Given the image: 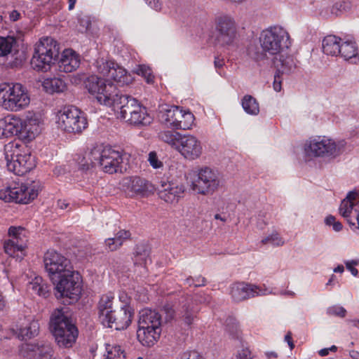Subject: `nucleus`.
Returning a JSON list of instances; mask_svg holds the SVG:
<instances>
[{
  "label": "nucleus",
  "mask_w": 359,
  "mask_h": 359,
  "mask_svg": "<svg viewBox=\"0 0 359 359\" xmlns=\"http://www.w3.org/2000/svg\"><path fill=\"white\" fill-rule=\"evenodd\" d=\"M344 264L347 270H348L353 276H358V271L354 266L359 264V259L346 260L344 261Z\"/></svg>",
  "instance_id": "obj_56"
},
{
  "label": "nucleus",
  "mask_w": 359,
  "mask_h": 359,
  "mask_svg": "<svg viewBox=\"0 0 359 359\" xmlns=\"http://www.w3.org/2000/svg\"><path fill=\"white\" fill-rule=\"evenodd\" d=\"M216 41L222 46L233 44L237 36L235 20L227 15L218 16L215 19Z\"/></svg>",
  "instance_id": "obj_14"
},
{
  "label": "nucleus",
  "mask_w": 359,
  "mask_h": 359,
  "mask_svg": "<svg viewBox=\"0 0 359 359\" xmlns=\"http://www.w3.org/2000/svg\"><path fill=\"white\" fill-rule=\"evenodd\" d=\"M85 88L95 95L97 102L105 106L111 107L112 99L118 92L116 86L108 79L91 75L84 81Z\"/></svg>",
  "instance_id": "obj_10"
},
{
  "label": "nucleus",
  "mask_w": 359,
  "mask_h": 359,
  "mask_svg": "<svg viewBox=\"0 0 359 359\" xmlns=\"http://www.w3.org/2000/svg\"><path fill=\"white\" fill-rule=\"evenodd\" d=\"M118 299L121 303L120 307L128 308L129 310H134L130 306L132 299L126 291L119 292Z\"/></svg>",
  "instance_id": "obj_54"
},
{
  "label": "nucleus",
  "mask_w": 359,
  "mask_h": 359,
  "mask_svg": "<svg viewBox=\"0 0 359 359\" xmlns=\"http://www.w3.org/2000/svg\"><path fill=\"white\" fill-rule=\"evenodd\" d=\"M327 314L344 318L346 314V310L342 306L334 305L327 309Z\"/></svg>",
  "instance_id": "obj_53"
},
{
  "label": "nucleus",
  "mask_w": 359,
  "mask_h": 359,
  "mask_svg": "<svg viewBox=\"0 0 359 359\" xmlns=\"http://www.w3.org/2000/svg\"><path fill=\"white\" fill-rule=\"evenodd\" d=\"M263 244H271L273 246H280L284 244V241L278 233H273L262 240Z\"/></svg>",
  "instance_id": "obj_48"
},
{
  "label": "nucleus",
  "mask_w": 359,
  "mask_h": 359,
  "mask_svg": "<svg viewBox=\"0 0 359 359\" xmlns=\"http://www.w3.org/2000/svg\"><path fill=\"white\" fill-rule=\"evenodd\" d=\"M133 79L130 73L117 65H115L114 69L111 70V74L108 79L109 81H114L122 86L131 83Z\"/></svg>",
  "instance_id": "obj_32"
},
{
  "label": "nucleus",
  "mask_w": 359,
  "mask_h": 359,
  "mask_svg": "<svg viewBox=\"0 0 359 359\" xmlns=\"http://www.w3.org/2000/svg\"><path fill=\"white\" fill-rule=\"evenodd\" d=\"M341 39L335 35L326 36L322 42L323 51L331 56H338L340 53Z\"/></svg>",
  "instance_id": "obj_30"
},
{
  "label": "nucleus",
  "mask_w": 359,
  "mask_h": 359,
  "mask_svg": "<svg viewBox=\"0 0 359 359\" xmlns=\"http://www.w3.org/2000/svg\"><path fill=\"white\" fill-rule=\"evenodd\" d=\"M43 87L46 93H61L66 88L65 83L59 78H47L43 82Z\"/></svg>",
  "instance_id": "obj_35"
},
{
  "label": "nucleus",
  "mask_w": 359,
  "mask_h": 359,
  "mask_svg": "<svg viewBox=\"0 0 359 359\" xmlns=\"http://www.w3.org/2000/svg\"><path fill=\"white\" fill-rule=\"evenodd\" d=\"M339 55L351 64L359 63L358 48L355 41H341Z\"/></svg>",
  "instance_id": "obj_29"
},
{
  "label": "nucleus",
  "mask_w": 359,
  "mask_h": 359,
  "mask_svg": "<svg viewBox=\"0 0 359 359\" xmlns=\"http://www.w3.org/2000/svg\"><path fill=\"white\" fill-rule=\"evenodd\" d=\"M182 135L175 131L164 130L158 134L160 140L176 149Z\"/></svg>",
  "instance_id": "obj_41"
},
{
  "label": "nucleus",
  "mask_w": 359,
  "mask_h": 359,
  "mask_svg": "<svg viewBox=\"0 0 359 359\" xmlns=\"http://www.w3.org/2000/svg\"><path fill=\"white\" fill-rule=\"evenodd\" d=\"M181 117V108L174 105L161 106L158 114L159 121L167 127L172 129H174V125H175V122L177 121L176 118Z\"/></svg>",
  "instance_id": "obj_27"
},
{
  "label": "nucleus",
  "mask_w": 359,
  "mask_h": 359,
  "mask_svg": "<svg viewBox=\"0 0 359 359\" xmlns=\"http://www.w3.org/2000/svg\"><path fill=\"white\" fill-rule=\"evenodd\" d=\"M241 104L243 110L250 115L256 116L259 112V103L252 95H245L241 100Z\"/></svg>",
  "instance_id": "obj_37"
},
{
  "label": "nucleus",
  "mask_w": 359,
  "mask_h": 359,
  "mask_svg": "<svg viewBox=\"0 0 359 359\" xmlns=\"http://www.w3.org/2000/svg\"><path fill=\"white\" fill-rule=\"evenodd\" d=\"M226 330L229 333L232 338L242 341L241 332L238 328V323L236 319L232 317H229L226 320Z\"/></svg>",
  "instance_id": "obj_43"
},
{
  "label": "nucleus",
  "mask_w": 359,
  "mask_h": 359,
  "mask_svg": "<svg viewBox=\"0 0 359 359\" xmlns=\"http://www.w3.org/2000/svg\"><path fill=\"white\" fill-rule=\"evenodd\" d=\"M57 62L60 72L69 73L75 71L79 67L80 57L72 49H65Z\"/></svg>",
  "instance_id": "obj_24"
},
{
  "label": "nucleus",
  "mask_w": 359,
  "mask_h": 359,
  "mask_svg": "<svg viewBox=\"0 0 359 359\" xmlns=\"http://www.w3.org/2000/svg\"><path fill=\"white\" fill-rule=\"evenodd\" d=\"M115 65L114 62L107 61L104 58H99L94 63L96 71L102 76L106 77L105 79H109L111 70L114 69Z\"/></svg>",
  "instance_id": "obj_40"
},
{
  "label": "nucleus",
  "mask_w": 359,
  "mask_h": 359,
  "mask_svg": "<svg viewBox=\"0 0 359 359\" xmlns=\"http://www.w3.org/2000/svg\"><path fill=\"white\" fill-rule=\"evenodd\" d=\"M325 223L326 225L332 226L334 231L339 232L343 229V225L339 221H337L334 216L330 215L325 219Z\"/></svg>",
  "instance_id": "obj_52"
},
{
  "label": "nucleus",
  "mask_w": 359,
  "mask_h": 359,
  "mask_svg": "<svg viewBox=\"0 0 359 359\" xmlns=\"http://www.w3.org/2000/svg\"><path fill=\"white\" fill-rule=\"evenodd\" d=\"M58 126L61 130L68 133H81L88 126L83 112L77 107L69 105L60 111Z\"/></svg>",
  "instance_id": "obj_11"
},
{
  "label": "nucleus",
  "mask_w": 359,
  "mask_h": 359,
  "mask_svg": "<svg viewBox=\"0 0 359 359\" xmlns=\"http://www.w3.org/2000/svg\"><path fill=\"white\" fill-rule=\"evenodd\" d=\"M181 118H176L177 121L174 125L175 130H188L190 129L194 123V116L189 111H184L181 108Z\"/></svg>",
  "instance_id": "obj_36"
},
{
  "label": "nucleus",
  "mask_w": 359,
  "mask_h": 359,
  "mask_svg": "<svg viewBox=\"0 0 359 359\" xmlns=\"http://www.w3.org/2000/svg\"><path fill=\"white\" fill-rule=\"evenodd\" d=\"M339 213L347 222L350 228L354 231L353 226L359 220V210L355 207H351V208H345L344 209L339 208Z\"/></svg>",
  "instance_id": "obj_39"
},
{
  "label": "nucleus",
  "mask_w": 359,
  "mask_h": 359,
  "mask_svg": "<svg viewBox=\"0 0 359 359\" xmlns=\"http://www.w3.org/2000/svg\"><path fill=\"white\" fill-rule=\"evenodd\" d=\"M285 341H287V343L288 344L289 346H290V348L292 350L294 348V344L292 341V335H291V333L290 332H288L285 336Z\"/></svg>",
  "instance_id": "obj_64"
},
{
  "label": "nucleus",
  "mask_w": 359,
  "mask_h": 359,
  "mask_svg": "<svg viewBox=\"0 0 359 359\" xmlns=\"http://www.w3.org/2000/svg\"><path fill=\"white\" fill-rule=\"evenodd\" d=\"M179 316L184 323L190 327L196 318L197 308L192 298L189 295L182 296L179 301Z\"/></svg>",
  "instance_id": "obj_23"
},
{
  "label": "nucleus",
  "mask_w": 359,
  "mask_h": 359,
  "mask_svg": "<svg viewBox=\"0 0 359 359\" xmlns=\"http://www.w3.org/2000/svg\"><path fill=\"white\" fill-rule=\"evenodd\" d=\"M38 189L34 185L15 184L0 190V199L5 202L27 204L37 197Z\"/></svg>",
  "instance_id": "obj_13"
},
{
  "label": "nucleus",
  "mask_w": 359,
  "mask_h": 359,
  "mask_svg": "<svg viewBox=\"0 0 359 359\" xmlns=\"http://www.w3.org/2000/svg\"><path fill=\"white\" fill-rule=\"evenodd\" d=\"M20 17L21 14L17 10L12 11L9 15L10 20L13 22L18 20Z\"/></svg>",
  "instance_id": "obj_63"
},
{
  "label": "nucleus",
  "mask_w": 359,
  "mask_h": 359,
  "mask_svg": "<svg viewBox=\"0 0 359 359\" xmlns=\"http://www.w3.org/2000/svg\"><path fill=\"white\" fill-rule=\"evenodd\" d=\"M91 25V20L89 16L81 15L78 17V30L81 33L86 32Z\"/></svg>",
  "instance_id": "obj_50"
},
{
  "label": "nucleus",
  "mask_w": 359,
  "mask_h": 359,
  "mask_svg": "<svg viewBox=\"0 0 359 359\" xmlns=\"http://www.w3.org/2000/svg\"><path fill=\"white\" fill-rule=\"evenodd\" d=\"M180 359H205V358L196 351H187L181 355Z\"/></svg>",
  "instance_id": "obj_57"
},
{
  "label": "nucleus",
  "mask_w": 359,
  "mask_h": 359,
  "mask_svg": "<svg viewBox=\"0 0 359 359\" xmlns=\"http://www.w3.org/2000/svg\"><path fill=\"white\" fill-rule=\"evenodd\" d=\"M150 248L144 243H139L136 245L134 252V264L135 265H140L145 267L147 264L151 262Z\"/></svg>",
  "instance_id": "obj_33"
},
{
  "label": "nucleus",
  "mask_w": 359,
  "mask_h": 359,
  "mask_svg": "<svg viewBox=\"0 0 359 359\" xmlns=\"http://www.w3.org/2000/svg\"><path fill=\"white\" fill-rule=\"evenodd\" d=\"M111 101V107L119 110L120 118L123 120L142 105L136 98L130 95L119 94L118 91Z\"/></svg>",
  "instance_id": "obj_20"
},
{
  "label": "nucleus",
  "mask_w": 359,
  "mask_h": 359,
  "mask_svg": "<svg viewBox=\"0 0 359 359\" xmlns=\"http://www.w3.org/2000/svg\"><path fill=\"white\" fill-rule=\"evenodd\" d=\"M76 161H78L79 169L82 171H87L90 170V168L97 165V163H93L92 160L90 158V153L88 154V157L79 156Z\"/></svg>",
  "instance_id": "obj_47"
},
{
  "label": "nucleus",
  "mask_w": 359,
  "mask_h": 359,
  "mask_svg": "<svg viewBox=\"0 0 359 359\" xmlns=\"http://www.w3.org/2000/svg\"><path fill=\"white\" fill-rule=\"evenodd\" d=\"M106 359H126L124 351L118 345L106 344Z\"/></svg>",
  "instance_id": "obj_42"
},
{
  "label": "nucleus",
  "mask_w": 359,
  "mask_h": 359,
  "mask_svg": "<svg viewBox=\"0 0 359 359\" xmlns=\"http://www.w3.org/2000/svg\"><path fill=\"white\" fill-rule=\"evenodd\" d=\"M123 187H126L125 191L130 197L145 196L154 190L153 185L149 181L137 176L126 179Z\"/></svg>",
  "instance_id": "obj_22"
},
{
  "label": "nucleus",
  "mask_w": 359,
  "mask_h": 359,
  "mask_svg": "<svg viewBox=\"0 0 359 359\" xmlns=\"http://www.w3.org/2000/svg\"><path fill=\"white\" fill-rule=\"evenodd\" d=\"M344 141L337 144L326 137L318 136L310 138L304 144V153L309 157H336L343 152Z\"/></svg>",
  "instance_id": "obj_9"
},
{
  "label": "nucleus",
  "mask_w": 359,
  "mask_h": 359,
  "mask_svg": "<svg viewBox=\"0 0 359 359\" xmlns=\"http://www.w3.org/2000/svg\"><path fill=\"white\" fill-rule=\"evenodd\" d=\"M269 294H271V291L264 286L245 282L235 283L230 286V295L235 302H241L250 298Z\"/></svg>",
  "instance_id": "obj_17"
},
{
  "label": "nucleus",
  "mask_w": 359,
  "mask_h": 359,
  "mask_svg": "<svg viewBox=\"0 0 359 359\" xmlns=\"http://www.w3.org/2000/svg\"><path fill=\"white\" fill-rule=\"evenodd\" d=\"M30 98L22 84L4 83L0 86V104L6 109L18 111L29 105Z\"/></svg>",
  "instance_id": "obj_7"
},
{
  "label": "nucleus",
  "mask_w": 359,
  "mask_h": 359,
  "mask_svg": "<svg viewBox=\"0 0 359 359\" xmlns=\"http://www.w3.org/2000/svg\"><path fill=\"white\" fill-rule=\"evenodd\" d=\"M273 89L276 92H280L281 90L280 74H278L277 72H276V74L274 75Z\"/></svg>",
  "instance_id": "obj_61"
},
{
  "label": "nucleus",
  "mask_w": 359,
  "mask_h": 359,
  "mask_svg": "<svg viewBox=\"0 0 359 359\" xmlns=\"http://www.w3.org/2000/svg\"><path fill=\"white\" fill-rule=\"evenodd\" d=\"M114 297L105 294L100 298L98 305V314L102 323L108 327L116 330H123L129 327L134 317V310L119 307H113Z\"/></svg>",
  "instance_id": "obj_3"
},
{
  "label": "nucleus",
  "mask_w": 359,
  "mask_h": 359,
  "mask_svg": "<svg viewBox=\"0 0 359 359\" xmlns=\"http://www.w3.org/2000/svg\"><path fill=\"white\" fill-rule=\"evenodd\" d=\"M24 145L17 142H11L4 146L5 159L10 171L21 176L29 172L34 166V158L30 154H22Z\"/></svg>",
  "instance_id": "obj_6"
},
{
  "label": "nucleus",
  "mask_w": 359,
  "mask_h": 359,
  "mask_svg": "<svg viewBox=\"0 0 359 359\" xmlns=\"http://www.w3.org/2000/svg\"><path fill=\"white\" fill-rule=\"evenodd\" d=\"M351 8L352 4L349 0H340L332 6L331 13L337 16L350 11Z\"/></svg>",
  "instance_id": "obj_44"
},
{
  "label": "nucleus",
  "mask_w": 359,
  "mask_h": 359,
  "mask_svg": "<svg viewBox=\"0 0 359 359\" xmlns=\"http://www.w3.org/2000/svg\"><path fill=\"white\" fill-rule=\"evenodd\" d=\"M44 268L55 285L57 297H67L76 301L81 293L80 274L73 270L69 259L53 250H48L43 257Z\"/></svg>",
  "instance_id": "obj_1"
},
{
  "label": "nucleus",
  "mask_w": 359,
  "mask_h": 359,
  "mask_svg": "<svg viewBox=\"0 0 359 359\" xmlns=\"http://www.w3.org/2000/svg\"><path fill=\"white\" fill-rule=\"evenodd\" d=\"M32 120L22 121L13 116L0 120V138H7L13 135L19 138L31 140L39 133L38 126H32Z\"/></svg>",
  "instance_id": "obj_8"
},
{
  "label": "nucleus",
  "mask_w": 359,
  "mask_h": 359,
  "mask_svg": "<svg viewBox=\"0 0 359 359\" xmlns=\"http://www.w3.org/2000/svg\"><path fill=\"white\" fill-rule=\"evenodd\" d=\"M148 161L151 166L154 169L163 167V163L158 159L156 151H150L149 154Z\"/></svg>",
  "instance_id": "obj_55"
},
{
  "label": "nucleus",
  "mask_w": 359,
  "mask_h": 359,
  "mask_svg": "<svg viewBox=\"0 0 359 359\" xmlns=\"http://www.w3.org/2000/svg\"><path fill=\"white\" fill-rule=\"evenodd\" d=\"M218 173L214 170L205 167L198 174V178L192 182V189L198 194L208 195L212 194L219 187Z\"/></svg>",
  "instance_id": "obj_16"
},
{
  "label": "nucleus",
  "mask_w": 359,
  "mask_h": 359,
  "mask_svg": "<svg viewBox=\"0 0 359 359\" xmlns=\"http://www.w3.org/2000/svg\"><path fill=\"white\" fill-rule=\"evenodd\" d=\"M241 344V349L238 350L236 353L233 355V359H253L251 351L248 347H245L242 341H239Z\"/></svg>",
  "instance_id": "obj_51"
},
{
  "label": "nucleus",
  "mask_w": 359,
  "mask_h": 359,
  "mask_svg": "<svg viewBox=\"0 0 359 359\" xmlns=\"http://www.w3.org/2000/svg\"><path fill=\"white\" fill-rule=\"evenodd\" d=\"M131 233L129 231L121 229L118 231L114 238L105 240L106 248L109 251L116 250L120 248L123 241L130 238Z\"/></svg>",
  "instance_id": "obj_34"
},
{
  "label": "nucleus",
  "mask_w": 359,
  "mask_h": 359,
  "mask_svg": "<svg viewBox=\"0 0 359 359\" xmlns=\"http://www.w3.org/2000/svg\"><path fill=\"white\" fill-rule=\"evenodd\" d=\"M29 290L39 296L46 297L50 292V286L43 283L41 277H36L29 283Z\"/></svg>",
  "instance_id": "obj_38"
},
{
  "label": "nucleus",
  "mask_w": 359,
  "mask_h": 359,
  "mask_svg": "<svg viewBox=\"0 0 359 359\" xmlns=\"http://www.w3.org/2000/svg\"><path fill=\"white\" fill-rule=\"evenodd\" d=\"M194 286L195 287H201L205 285L206 283V279L204 277H202L201 276H199L194 278Z\"/></svg>",
  "instance_id": "obj_62"
},
{
  "label": "nucleus",
  "mask_w": 359,
  "mask_h": 359,
  "mask_svg": "<svg viewBox=\"0 0 359 359\" xmlns=\"http://www.w3.org/2000/svg\"><path fill=\"white\" fill-rule=\"evenodd\" d=\"M214 65H215L217 72L219 75L222 76L223 74L221 72V69L224 65V60L222 58H219V57H215V61H214Z\"/></svg>",
  "instance_id": "obj_59"
},
{
  "label": "nucleus",
  "mask_w": 359,
  "mask_h": 359,
  "mask_svg": "<svg viewBox=\"0 0 359 359\" xmlns=\"http://www.w3.org/2000/svg\"><path fill=\"white\" fill-rule=\"evenodd\" d=\"M60 56V44L51 37H43L36 43L31 65L34 70L46 72L56 64Z\"/></svg>",
  "instance_id": "obj_5"
},
{
  "label": "nucleus",
  "mask_w": 359,
  "mask_h": 359,
  "mask_svg": "<svg viewBox=\"0 0 359 359\" xmlns=\"http://www.w3.org/2000/svg\"><path fill=\"white\" fill-rule=\"evenodd\" d=\"M289 39V34L283 27H270L260 34V47L256 44H250L247 50L248 55L259 65H264L269 61L268 55L277 56L290 47Z\"/></svg>",
  "instance_id": "obj_2"
},
{
  "label": "nucleus",
  "mask_w": 359,
  "mask_h": 359,
  "mask_svg": "<svg viewBox=\"0 0 359 359\" xmlns=\"http://www.w3.org/2000/svg\"><path fill=\"white\" fill-rule=\"evenodd\" d=\"M176 149L188 160H195L202 154L200 140L191 135H182Z\"/></svg>",
  "instance_id": "obj_19"
},
{
  "label": "nucleus",
  "mask_w": 359,
  "mask_h": 359,
  "mask_svg": "<svg viewBox=\"0 0 359 359\" xmlns=\"http://www.w3.org/2000/svg\"><path fill=\"white\" fill-rule=\"evenodd\" d=\"M90 158L93 163L102 167L105 172H117L123 161L122 156L118 151L110 147H96L90 151Z\"/></svg>",
  "instance_id": "obj_12"
},
{
  "label": "nucleus",
  "mask_w": 359,
  "mask_h": 359,
  "mask_svg": "<svg viewBox=\"0 0 359 359\" xmlns=\"http://www.w3.org/2000/svg\"><path fill=\"white\" fill-rule=\"evenodd\" d=\"M146 4L154 10L158 11L161 9L162 4L158 0H144Z\"/></svg>",
  "instance_id": "obj_60"
},
{
  "label": "nucleus",
  "mask_w": 359,
  "mask_h": 359,
  "mask_svg": "<svg viewBox=\"0 0 359 359\" xmlns=\"http://www.w3.org/2000/svg\"><path fill=\"white\" fill-rule=\"evenodd\" d=\"M126 122L134 126H147L151 123L152 118L147 113V109L142 105L130 115L126 120Z\"/></svg>",
  "instance_id": "obj_31"
},
{
  "label": "nucleus",
  "mask_w": 359,
  "mask_h": 359,
  "mask_svg": "<svg viewBox=\"0 0 359 359\" xmlns=\"http://www.w3.org/2000/svg\"><path fill=\"white\" fill-rule=\"evenodd\" d=\"M157 189L159 198L170 203H177L185 191L182 184L165 181H161Z\"/></svg>",
  "instance_id": "obj_21"
},
{
  "label": "nucleus",
  "mask_w": 359,
  "mask_h": 359,
  "mask_svg": "<svg viewBox=\"0 0 359 359\" xmlns=\"http://www.w3.org/2000/svg\"><path fill=\"white\" fill-rule=\"evenodd\" d=\"M163 310L166 314V320H170L174 318L175 310L170 304H165L163 307Z\"/></svg>",
  "instance_id": "obj_58"
},
{
  "label": "nucleus",
  "mask_w": 359,
  "mask_h": 359,
  "mask_svg": "<svg viewBox=\"0 0 359 359\" xmlns=\"http://www.w3.org/2000/svg\"><path fill=\"white\" fill-rule=\"evenodd\" d=\"M273 62L276 72L280 74H290L294 72L297 68L296 61L292 55H284L281 53L277 55Z\"/></svg>",
  "instance_id": "obj_28"
},
{
  "label": "nucleus",
  "mask_w": 359,
  "mask_h": 359,
  "mask_svg": "<svg viewBox=\"0 0 359 359\" xmlns=\"http://www.w3.org/2000/svg\"><path fill=\"white\" fill-rule=\"evenodd\" d=\"M50 329L55 342L60 348L72 347L79 335L78 328L62 309H56L52 313Z\"/></svg>",
  "instance_id": "obj_4"
},
{
  "label": "nucleus",
  "mask_w": 359,
  "mask_h": 359,
  "mask_svg": "<svg viewBox=\"0 0 359 359\" xmlns=\"http://www.w3.org/2000/svg\"><path fill=\"white\" fill-rule=\"evenodd\" d=\"M10 239L4 243V250L11 257L22 259L27 247L26 230L22 226H11L8 231Z\"/></svg>",
  "instance_id": "obj_15"
},
{
  "label": "nucleus",
  "mask_w": 359,
  "mask_h": 359,
  "mask_svg": "<svg viewBox=\"0 0 359 359\" xmlns=\"http://www.w3.org/2000/svg\"><path fill=\"white\" fill-rule=\"evenodd\" d=\"M162 327H138L137 337L138 341L144 346H153L160 339Z\"/></svg>",
  "instance_id": "obj_25"
},
{
  "label": "nucleus",
  "mask_w": 359,
  "mask_h": 359,
  "mask_svg": "<svg viewBox=\"0 0 359 359\" xmlns=\"http://www.w3.org/2000/svg\"><path fill=\"white\" fill-rule=\"evenodd\" d=\"M133 72L137 75L142 76L147 81V83H151L154 81V76L151 69L149 67L145 65H140L137 66L133 69Z\"/></svg>",
  "instance_id": "obj_46"
},
{
  "label": "nucleus",
  "mask_w": 359,
  "mask_h": 359,
  "mask_svg": "<svg viewBox=\"0 0 359 359\" xmlns=\"http://www.w3.org/2000/svg\"><path fill=\"white\" fill-rule=\"evenodd\" d=\"M358 196V191L355 190H353L349 191L346 197L341 201L339 208H342L344 209L345 208H351L355 207V202L356 197Z\"/></svg>",
  "instance_id": "obj_49"
},
{
  "label": "nucleus",
  "mask_w": 359,
  "mask_h": 359,
  "mask_svg": "<svg viewBox=\"0 0 359 359\" xmlns=\"http://www.w3.org/2000/svg\"><path fill=\"white\" fill-rule=\"evenodd\" d=\"M15 40L13 37H2L0 36V56H6L11 52Z\"/></svg>",
  "instance_id": "obj_45"
},
{
  "label": "nucleus",
  "mask_w": 359,
  "mask_h": 359,
  "mask_svg": "<svg viewBox=\"0 0 359 359\" xmlns=\"http://www.w3.org/2000/svg\"><path fill=\"white\" fill-rule=\"evenodd\" d=\"M39 330V325L37 321H30L25 318H20L11 326L10 335L8 337H15L22 341L27 340L37 335Z\"/></svg>",
  "instance_id": "obj_18"
},
{
  "label": "nucleus",
  "mask_w": 359,
  "mask_h": 359,
  "mask_svg": "<svg viewBox=\"0 0 359 359\" xmlns=\"http://www.w3.org/2000/svg\"><path fill=\"white\" fill-rule=\"evenodd\" d=\"M161 315L156 311L145 308L140 311L138 313V327H161Z\"/></svg>",
  "instance_id": "obj_26"
}]
</instances>
